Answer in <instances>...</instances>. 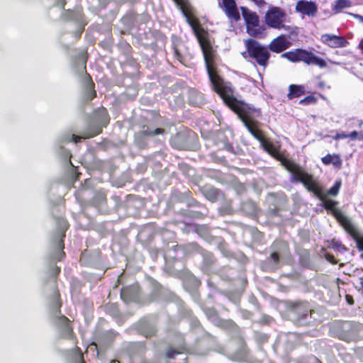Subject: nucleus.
<instances>
[{
  "instance_id": "nucleus-1",
  "label": "nucleus",
  "mask_w": 363,
  "mask_h": 363,
  "mask_svg": "<svg viewBox=\"0 0 363 363\" xmlns=\"http://www.w3.org/2000/svg\"><path fill=\"white\" fill-rule=\"evenodd\" d=\"M179 8L196 35L202 49L208 74L213 89L220 95L225 104L242 118L248 130L256 139L260 141L264 149L273 157L281 160L278 147L271 142L264 140L262 137L261 132L255 127V124L249 120L247 114V105L237 100L233 96V90L230 85L225 83L216 73L213 67V50L208 40L199 33V23L194 16L193 8Z\"/></svg>"
},
{
  "instance_id": "nucleus-2",
  "label": "nucleus",
  "mask_w": 363,
  "mask_h": 363,
  "mask_svg": "<svg viewBox=\"0 0 363 363\" xmlns=\"http://www.w3.org/2000/svg\"><path fill=\"white\" fill-rule=\"evenodd\" d=\"M282 163L288 171L292 174V182H301L304 186L315 196H321V189L316 180L300 166L287 160H282Z\"/></svg>"
},
{
  "instance_id": "nucleus-3",
  "label": "nucleus",
  "mask_w": 363,
  "mask_h": 363,
  "mask_svg": "<svg viewBox=\"0 0 363 363\" xmlns=\"http://www.w3.org/2000/svg\"><path fill=\"white\" fill-rule=\"evenodd\" d=\"M287 18L286 11L279 7L272 6L269 9L265 14L266 24L272 28L283 29L291 32V34H298V28L296 26H291L284 24Z\"/></svg>"
},
{
  "instance_id": "nucleus-4",
  "label": "nucleus",
  "mask_w": 363,
  "mask_h": 363,
  "mask_svg": "<svg viewBox=\"0 0 363 363\" xmlns=\"http://www.w3.org/2000/svg\"><path fill=\"white\" fill-rule=\"evenodd\" d=\"M245 45L247 51L242 53V56L252 57L259 65L266 67L270 57L268 48L253 39L245 40Z\"/></svg>"
},
{
  "instance_id": "nucleus-5",
  "label": "nucleus",
  "mask_w": 363,
  "mask_h": 363,
  "mask_svg": "<svg viewBox=\"0 0 363 363\" xmlns=\"http://www.w3.org/2000/svg\"><path fill=\"white\" fill-rule=\"evenodd\" d=\"M109 121L107 111L105 108H101L98 111V118L97 122L100 123L99 125H97L94 129H91L89 131L85 132L82 136H78L74 134H65L61 138L62 143H67L73 141L75 143H77L81 141L82 139L93 138L101 132L102 127L106 126Z\"/></svg>"
},
{
  "instance_id": "nucleus-6",
  "label": "nucleus",
  "mask_w": 363,
  "mask_h": 363,
  "mask_svg": "<svg viewBox=\"0 0 363 363\" xmlns=\"http://www.w3.org/2000/svg\"><path fill=\"white\" fill-rule=\"evenodd\" d=\"M242 14L247 25V33L252 36H258L262 32L259 27V18L256 13L245 7H241Z\"/></svg>"
},
{
  "instance_id": "nucleus-7",
  "label": "nucleus",
  "mask_w": 363,
  "mask_h": 363,
  "mask_svg": "<svg viewBox=\"0 0 363 363\" xmlns=\"http://www.w3.org/2000/svg\"><path fill=\"white\" fill-rule=\"evenodd\" d=\"M311 311L307 304H296L290 312V315L293 320L300 325L309 324L311 321Z\"/></svg>"
},
{
  "instance_id": "nucleus-8",
  "label": "nucleus",
  "mask_w": 363,
  "mask_h": 363,
  "mask_svg": "<svg viewBox=\"0 0 363 363\" xmlns=\"http://www.w3.org/2000/svg\"><path fill=\"white\" fill-rule=\"evenodd\" d=\"M296 12L300 13L303 18L305 16L313 18L318 13V6L315 1L299 0L296 2L295 6Z\"/></svg>"
},
{
  "instance_id": "nucleus-9",
  "label": "nucleus",
  "mask_w": 363,
  "mask_h": 363,
  "mask_svg": "<svg viewBox=\"0 0 363 363\" xmlns=\"http://www.w3.org/2000/svg\"><path fill=\"white\" fill-rule=\"evenodd\" d=\"M294 34L289 35H280L272 40L269 45V49L276 53L281 52L282 51L288 49L292 45L290 41L291 36Z\"/></svg>"
},
{
  "instance_id": "nucleus-10",
  "label": "nucleus",
  "mask_w": 363,
  "mask_h": 363,
  "mask_svg": "<svg viewBox=\"0 0 363 363\" xmlns=\"http://www.w3.org/2000/svg\"><path fill=\"white\" fill-rule=\"evenodd\" d=\"M218 4L225 11L228 18L235 21L240 19V13L234 0H222L218 2Z\"/></svg>"
},
{
  "instance_id": "nucleus-11",
  "label": "nucleus",
  "mask_w": 363,
  "mask_h": 363,
  "mask_svg": "<svg viewBox=\"0 0 363 363\" xmlns=\"http://www.w3.org/2000/svg\"><path fill=\"white\" fill-rule=\"evenodd\" d=\"M301 62H303L308 65H315L320 68H323L327 66V63L323 59L316 56L312 52H309L304 49H302L301 50Z\"/></svg>"
},
{
  "instance_id": "nucleus-12",
  "label": "nucleus",
  "mask_w": 363,
  "mask_h": 363,
  "mask_svg": "<svg viewBox=\"0 0 363 363\" xmlns=\"http://www.w3.org/2000/svg\"><path fill=\"white\" fill-rule=\"evenodd\" d=\"M321 41L330 48H345L348 42L342 36L332 34H324L321 35Z\"/></svg>"
},
{
  "instance_id": "nucleus-13",
  "label": "nucleus",
  "mask_w": 363,
  "mask_h": 363,
  "mask_svg": "<svg viewBox=\"0 0 363 363\" xmlns=\"http://www.w3.org/2000/svg\"><path fill=\"white\" fill-rule=\"evenodd\" d=\"M337 217L338 220L344 226L346 230H347L352 236L354 237L358 248L360 250L363 251V236H356V230L353 225L352 224V223L350 222V220L346 216L340 213L339 215H337Z\"/></svg>"
},
{
  "instance_id": "nucleus-14",
  "label": "nucleus",
  "mask_w": 363,
  "mask_h": 363,
  "mask_svg": "<svg viewBox=\"0 0 363 363\" xmlns=\"http://www.w3.org/2000/svg\"><path fill=\"white\" fill-rule=\"evenodd\" d=\"M68 228L67 221L63 218L60 219L59 220V236L60 237V240L57 241V247L60 250L59 254L57 255L56 259L60 260L64 256L65 252L62 251L64 248V243L62 240V238L65 236V231Z\"/></svg>"
},
{
  "instance_id": "nucleus-15",
  "label": "nucleus",
  "mask_w": 363,
  "mask_h": 363,
  "mask_svg": "<svg viewBox=\"0 0 363 363\" xmlns=\"http://www.w3.org/2000/svg\"><path fill=\"white\" fill-rule=\"evenodd\" d=\"M57 323L60 325L64 337L69 338L72 335V328L69 324V320L64 315L57 318Z\"/></svg>"
},
{
  "instance_id": "nucleus-16",
  "label": "nucleus",
  "mask_w": 363,
  "mask_h": 363,
  "mask_svg": "<svg viewBox=\"0 0 363 363\" xmlns=\"http://www.w3.org/2000/svg\"><path fill=\"white\" fill-rule=\"evenodd\" d=\"M322 162L324 164L328 165L330 164H333L334 167L337 168H340L342 166V160L338 155H327L323 157L322 159Z\"/></svg>"
},
{
  "instance_id": "nucleus-17",
  "label": "nucleus",
  "mask_w": 363,
  "mask_h": 363,
  "mask_svg": "<svg viewBox=\"0 0 363 363\" xmlns=\"http://www.w3.org/2000/svg\"><path fill=\"white\" fill-rule=\"evenodd\" d=\"M301 50L302 49H295L294 50L284 52L281 56L291 62H301Z\"/></svg>"
},
{
  "instance_id": "nucleus-18",
  "label": "nucleus",
  "mask_w": 363,
  "mask_h": 363,
  "mask_svg": "<svg viewBox=\"0 0 363 363\" xmlns=\"http://www.w3.org/2000/svg\"><path fill=\"white\" fill-rule=\"evenodd\" d=\"M304 93V87L303 86L291 85L289 86V97H298Z\"/></svg>"
},
{
  "instance_id": "nucleus-19",
  "label": "nucleus",
  "mask_w": 363,
  "mask_h": 363,
  "mask_svg": "<svg viewBox=\"0 0 363 363\" xmlns=\"http://www.w3.org/2000/svg\"><path fill=\"white\" fill-rule=\"evenodd\" d=\"M352 6L350 0H337L334 6L333 10L335 12H340L344 9L350 8Z\"/></svg>"
},
{
  "instance_id": "nucleus-20",
  "label": "nucleus",
  "mask_w": 363,
  "mask_h": 363,
  "mask_svg": "<svg viewBox=\"0 0 363 363\" xmlns=\"http://www.w3.org/2000/svg\"><path fill=\"white\" fill-rule=\"evenodd\" d=\"M164 133V130L162 128H156L155 130H152L147 127H143V130H142V133L146 136H153L160 134H163Z\"/></svg>"
},
{
  "instance_id": "nucleus-21",
  "label": "nucleus",
  "mask_w": 363,
  "mask_h": 363,
  "mask_svg": "<svg viewBox=\"0 0 363 363\" xmlns=\"http://www.w3.org/2000/svg\"><path fill=\"white\" fill-rule=\"evenodd\" d=\"M341 186V182L337 181L335 184L328 190V194L331 196H336L338 194Z\"/></svg>"
},
{
  "instance_id": "nucleus-22",
  "label": "nucleus",
  "mask_w": 363,
  "mask_h": 363,
  "mask_svg": "<svg viewBox=\"0 0 363 363\" xmlns=\"http://www.w3.org/2000/svg\"><path fill=\"white\" fill-rule=\"evenodd\" d=\"M332 247L340 252H343L347 250V248L343 245H342L340 242L335 240H332Z\"/></svg>"
},
{
  "instance_id": "nucleus-23",
  "label": "nucleus",
  "mask_w": 363,
  "mask_h": 363,
  "mask_svg": "<svg viewBox=\"0 0 363 363\" xmlns=\"http://www.w3.org/2000/svg\"><path fill=\"white\" fill-rule=\"evenodd\" d=\"M70 14V18L81 22V11L80 10H77L76 11H69Z\"/></svg>"
},
{
  "instance_id": "nucleus-24",
  "label": "nucleus",
  "mask_w": 363,
  "mask_h": 363,
  "mask_svg": "<svg viewBox=\"0 0 363 363\" xmlns=\"http://www.w3.org/2000/svg\"><path fill=\"white\" fill-rule=\"evenodd\" d=\"M270 261L272 262L273 264H274L273 267L276 268L277 265V264L279 262V254L277 252H273L271 255Z\"/></svg>"
},
{
  "instance_id": "nucleus-25",
  "label": "nucleus",
  "mask_w": 363,
  "mask_h": 363,
  "mask_svg": "<svg viewBox=\"0 0 363 363\" xmlns=\"http://www.w3.org/2000/svg\"><path fill=\"white\" fill-rule=\"evenodd\" d=\"M347 135L348 138H350L352 140H360L362 138V137H360L359 133L356 130L352 131L350 134H347Z\"/></svg>"
},
{
  "instance_id": "nucleus-26",
  "label": "nucleus",
  "mask_w": 363,
  "mask_h": 363,
  "mask_svg": "<svg viewBox=\"0 0 363 363\" xmlns=\"http://www.w3.org/2000/svg\"><path fill=\"white\" fill-rule=\"evenodd\" d=\"M335 204L336 203L333 201L327 200L325 201V207L328 209H333Z\"/></svg>"
},
{
  "instance_id": "nucleus-27",
  "label": "nucleus",
  "mask_w": 363,
  "mask_h": 363,
  "mask_svg": "<svg viewBox=\"0 0 363 363\" xmlns=\"http://www.w3.org/2000/svg\"><path fill=\"white\" fill-rule=\"evenodd\" d=\"M179 354V352L176 351L173 349H169L167 353V356L169 359H172L174 357L176 354Z\"/></svg>"
},
{
  "instance_id": "nucleus-28",
  "label": "nucleus",
  "mask_w": 363,
  "mask_h": 363,
  "mask_svg": "<svg viewBox=\"0 0 363 363\" xmlns=\"http://www.w3.org/2000/svg\"><path fill=\"white\" fill-rule=\"evenodd\" d=\"M247 206H250V212H251V213H254V212H255V211H256V206H255V203H246V204H245V205L243 206V207H242V208H243V209H244L245 211L246 210V207H247Z\"/></svg>"
},
{
  "instance_id": "nucleus-29",
  "label": "nucleus",
  "mask_w": 363,
  "mask_h": 363,
  "mask_svg": "<svg viewBox=\"0 0 363 363\" xmlns=\"http://www.w3.org/2000/svg\"><path fill=\"white\" fill-rule=\"evenodd\" d=\"M254 2L257 6L263 7L265 6L266 2L264 0H251Z\"/></svg>"
},
{
  "instance_id": "nucleus-30",
  "label": "nucleus",
  "mask_w": 363,
  "mask_h": 363,
  "mask_svg": "<svg viewBox=\"0 0 363 363\" xmlns=\"http://www.w3.org/2000/svg\"><path fill=\"white\" fill-rule=\"evenodd\" d=\"M326 259L332 264H336V260L333 255L329 254L325 255Z\"/></svg>"
},
{
  "instance_id": "nucleus-31",
  "label": "nucleus",
  "mask_w": 363,
  "mask_h": 363,
  "mask_svg": "<svg viewBox=\"0 0 363 363\" xmlns=\"http://www.w3.org/2000/svg\"><path fill=\"white\" fill-rule=\"evenodd\" d=\"M348 138V135L347 134H345V133H338L335 135V140H339V139H343V138Z\"/></svg>"
},
{
  "instance_id": "nucleus-32",
  "label": "nucleus",
  "mask_w": 363,
  "mask_h": 363,
  "mask_svg": "<svg viewBox=\"0 0 363 363\" xmlns=\"http://www.w3.org/2000/svg\"><path fill=\"white\" fill-rule=\"evenodd\" d=\"M128 293H129L128 289H123L121 291V298L123 300H125V296L128 294Z\"/></svg>"
},
{
  "instance_id": "nucleus-33",
  "label": "nucleus",
  "mask_w": 363,
  "mask_h": 363,
  "mask_svg": "<svg viewBox=\"0 0 363 363\" xmlns=\"http://www.w3.org/2000/svg\"><path fill=\"white\" fill-rule=\"evenodd\" d=\"M313 101V97L308 96V97H306L305 99L301 100L300 103L308 104Z\"/></svg>"
},
{
  "instance_id": "nucleus-34",
  "label": "nucleus",
  "mask_w": 363,
  "mask_h": 363,
  "mask_svg": "<svg viewBox=\"0 0 363 363\" xmlns=\"http://www.w3.org/2000/svg\"><path fill=\"white\" fill-rule=\"evenodd\" d=\"M349 15L354 17L355 18L359 19V21L363 23V16H362L359 14H355V13H350Z\"/></svg>"
},
{
  "instance_id": "nucleus-35",
  "label": "nucleus",
  "mask_w": 363,
  "mask_h": 363,
  "mask_svg": "<svg viewBox=\"0 0 363 363\" xmlns=\"http://www.w3.org/2000/svg\"><path fill=\"white\" fill-rule=\"evenodd\" d=\"M296 339V335L295 334H290L288 336V340L289 341H294Z\"/></svg>"
},
{
  "instance_id": "nucleus-36",
  "label": "nucleus",
  "mask_w": 363,
  "mask_h": 363,
  "mask_svg": "<svg viewBox=\"0 0 363 363\" xmlns=\"http://www.w3.org/2000/svg\"><path fill=\"white\" fill-rule=\"evenodd\" d=\"M359 284L360 285V288L363 290V276L359 278Z\"/></svg>"
},
{
  "instance_id": "nucleus-37",
  "label": "nucleus",
  "mask_w": 363,
  "mask_h": 363,
  "mask_svg": "<svg viewBox=\"0 0 363 363\" xmlns=\"http://www.w3.org/2000/svg\"><path fill=\"white\" fill-rule=\"evenodd\" d=\"M77 360L78 362H82L83 360L82 354L81 352H79V354L77 356Z\"/></svg>"
},
{
  "instance_id": "nucleus-38",
  "label": "nucleus",
  "mask_w": 363,
  "mask_h": 363,
  "mask_svg": "<svg viewBox=\"0 0 363 363\" xmlns=\"http://www.w3.org/2000/svg\"><path fill=\"white\" fill-rule=\"evenodd\" d=\"M347 302L350 303V304H352L353 303V300L351 297L347 296Z\"/></svg>"
},
{
  "instance_id": "nucleus-39",
  "label": "nucleus",
  "mask_w": 363,
  "mask_h": 363,
  "mask_svg": "<svg viewBox=\"0 0 363 363\" xmlns=\"http://www.w3.org/2000/svg\"><path fill=\"white\" fill-rule=\"evenodd\" d=\"M95 96H96V92H95V91H94V90H93V91H91V96H90L89 99H92V98H94Z\"/></svg>"
},
{
  "instance_id": "nucleus-40",
  "label": "nucleus",
  "mask_w": 363,
  "mask_h": 363,
  "mask_svg": "<svg viewBox=\"0 0 363 363\" xmlns=\"http://www.w3.org/2000/svg\"><path fill=\"white\" fill-rule=\"evenodd\" d=\"M359 48L362 49L363 53V40H362L359 45Z\"/></svg>"
},
{
  "instance_id": "nucleus-41",
  "label": "nucleus",
  "mask_w": 363,
  "mask_h": 363,
  "mask_svg": "<svg viewBox=\"0 0 363 363\" xmlns=\"http://www.w3.org/2000/svg\"><path fill=\"white\" fill-rule=\"evenodd\" d=\"M90 348H91V350H92V349H96V345L94 343H93V344H91V345H90Z\"/></svg>"
},
{
  "instance_id": "nucleus-42",
  "label": "nucleus",
  "mask_w": 363,
  "mask_h": 363,
  "mask_svg": "<svg viewBox=\"0 0 363 363\" xmlns=\"http://www.w3.org/2000/svg\"><path fill=\"white\" fill-rule=\"evenodd\" d=\"M59 272H60V269L58 267H56L55 273L57 274V273H59Z\"/></svg>"
},
{
  "instance_id": "nucleus-43",
  "label": "nucleus",
  "mask_w": 363,
  "mask_h": 363,
  "mask_svg": "<svg viewBox=\"0 0 363 363\" xmlns=\"http://www.w3.org/2000/svg\"><path fill=\"white\" fill-rule=\"evenodd\" d=\"M208 199H210V200H211V201H213L214 197H213V196H209V197H208Z\"/></svg>"
},
{
  "instance_id": "nucleus-44",
  "label": "nucleus",
  "mask_w": 363,
  "mask_h": 363,
  "mask_svg": "<svg viewBox=\"0 0 363 363\" xmlns=\"http://www.w3.org/2000/svg\"><path fill=\"white\" fill-rule=\"evenodd\" d=\"M116 360H114V359H113V360H111V361L110 362V363H116Z\"/></svg>"
},
{
  "instance_id": "nucleus-45",
  "label": "nucleus",
  "mask_w": 363,
  "mask_h": 363,
  "mask_svg": "<svg viewBox=\"0 0 363 363\" xmlns=\"http://www.w3.org/2000/svg\"><path fill=\"white\" fill-rule=\"evenodd\" d=\"M62 1H63V0H62ZM64 5H63V2H62V7H63Z\"/></svg>"
}]
</instances>
